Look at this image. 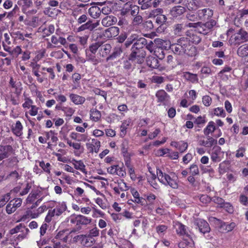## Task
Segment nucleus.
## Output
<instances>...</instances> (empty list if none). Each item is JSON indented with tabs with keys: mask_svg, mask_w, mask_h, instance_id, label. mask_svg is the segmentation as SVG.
<instances>
[{
	"mask_svg": "<svg viewBox=\"0 0 248 248\" xmlns=\"http://www.w3.org/2000/svg\"><path fill=\"white\" fill-rule=\"evenodd\" d=\"M140 7L137 5H131L130 14L133 16H136L139 13Z\"/></svg>",
	"mask_w": 248,
	"mask_h": 248,
	"instance_id": "62",
	"label": "nucleus"
},
{
	"mask_svg": "<svg viewBox=\"0 0 248 248\" xmlns=\"http://www.w3.org/2000/svg\"><path fill=\"white\" fill-rule=\"evenodd\" d=\"M53 248H70L69 246L57 239L52 240Z\"/></svg>",
	"mask_w": 248,
	"mask_h": 248,
	"instance_id": "38",
	"label": "nucleus"
},
{
	"mask_svg": "<svg viewBox=\"0 0 248 248\" xmlns=\"http://www.w3.org/2000/svg\"><path fill=\"white\" fill-rule=\"evenodd\" d=\"M186 11V8L182 6H174L170 10L171 15L174 17H177L181 16Z\"/></svg>",
	"mask_w": 248,
	"mask_h": 248,
	"instance_id": "16",
	"label": "nucleus"
},
{
	"mask_svg": "<svg viewBox=\"0 0 248 248\" xmlns=\"http://www.w3.org/2000/svg\"><path fill=\"white\" fill-rule=\"evenodd\" d=\"M216 24V22L213 19L206 22L205 23H202L201 22V24L198 28V32L203 35L207 34L209 33L213 27Z\"/></svg>",
	"mask_w": 248,
	"mask_h": 248,
	"instance_id": "5",
	"label": "nucleus"
},
{
	"mask_svg": "<svg viewBox=\"0 0 248 248\" xmlns=\"http://www.w3.org/2000/svg\"><path fill=\"white\" fill-rule=\"evenodd\" d=\"M235 226V224L234 222H232L229 224H227L225 222H221L220 227L223 231L230 232L233 229Z\"/></svg>",
	"mask_w": 248,
	"mask_h": 248,
	"instance_id": "35",
	"label": "nucleus"
},
{
	"mask_svg": "<svg viewBox=\"0 0 248 248\" xmlns=\"http://www.w3.org/2000/svg\"><path fill=\"white\" fill-rule=\"evenodd\" d=\"M183 77L186 80L193 83L198 82V78L197 74H192L189 72H186L183 73Z\"/></svg>",
	"mask_w": 248,
	"mask_h": 248,
	"instance_id": "24",
	"label": "nucleus"
},
{
	"mask_svg": "<svg viewBox=\"0 0 248 248\" xmlns=\"http://www.w3.org/2000/svg\"><path fill=\"white\" fill-rule=\"evenodd\" d=\"M145 47L147 49H148L151 53H152L153 51H154V54L160 60H162L164 58V54L163 53V51H162V49L160 48H158V51L157 52H159V50L161 51L162 54L160 55H157V54L156 53L157 52V50H154V47L155 46L154 44L152 41H150L149 42L147 41V44L145 45Z\"/></svg>",
	"mask_w": 248,
	"mask_h": 248,
	"instance_id": "13",
	"label": "nucleus"
},
{
	"mask_svg": "<svg viewBox=\"0 0 248 248\" xmlns=\"http://www.w3.org/2000/svg\"><path fill=\"white\" fill-rule=\"evenodd\" d=\"M200 202L204 205H207L210 202L212 199L207 195L202 194L198 196Z\"/></svg>",
	"mask_w": 248,
	"mask_h": 248,
	"instance_id": "44",
	"label": "nucleus"
},
{
	"mask_svg": "<svg viewBox=\"0 0 248 248\" xmlns=\"http://www.w3.org/2000/svg\"><path fill=\"white\" fill-rule=\"evenodd\" d=\"M20 178V176L18 173L16 171L14 170L12 171L6 177H5V180L8 178H11L15 181H16L18 179Z\"/></svg>",
	"mask_w": 248,
	"mask_h": 248,
	"instance_id": "55",
	"label": "nucleus"
},
{
	"mask_svg": "<svg viewBox=\"0 0 248 248\" xmlns=\"http://www.w3.org/2000/svg\"><path fill=\"white\" fill-rule=\"evenodd\" d=\"M122 52V49L120 47H116L113 52L111 54L109 57H108L107 60L113 59L114 58H116L118 56L120 55V54Z\"/></svg>",
	"mask_w": 248,
	"mask_h": 248,
	"instance_id": "46",
	"label": "nucleus"
},
{
	"mask_svg": "<svg viewBox=\"0 0 248 248\" xmlns=\"http://www.w3.org/2000/svg\"><path fill=\"white\" fill-rule=\"evenodd\" d=\"M62 110L63 111L67 116H72L75 112L74 109L70 107H63L62 108Z\"/></svg>",
	"mask_w": 248,
	"mask_h": 248,
	"instance_id": "64",
	"label": "nucleus"
},
{
	"mask_svg": "<svg viewBox=\"0 0 248 248\" xmlns=\"http://www.w3.org/2000/svg\"><path fill=\"white\" fill-rule=\"evenodd\" d=\"M147 44V40L143 37L137 38L136 41L133 45L132 52L129 56V60L135 63L141 64L144 62L146 52L143 49Z\"/></svg>",
	"mask_w": 248,
	"mask_h": 248,
	"instance_id": "2",
	"label": "nucleus"
},
{
	"mask_svg": "<svg viewBox=\"0 0 248 248\" xmlns=\"http://www.w3.org/2000/svg\"><path fill=\"white\" fill-rule=\"evenodd\" d=\"M18 162V160L16 157L9 158L6 160V165L9 167H14L16 165Z\"/></svg>",
	"mask_w": 248,
	"mask_h": 248,
	"instance_id": "48",
	"label": "nucleus"
},
{
	"mask_svg": "<svg viewBox=\"0 0 248 248\" xmlns=\"http://www.w3.org/2000/svg\"><path fill=\"white\" fill-rule=\"evenodd\" d=\"M26 227L23 224L20 223L17 225H16L14 228L11 229L9 231V233L11 235L15 234L16 233H18L22 232L23 229L25 228Z\"/></svg>",
	"mask_w": 248,
	"mask_h": 248,
	"instance_id": "37",
	"label": "nucleus"
},
{
	"mask_svg": "<svg viewBox=\"0 0 248 248\" xmlns=\"http://www.w3.org/2000/svg\"><path fill=\"white\" fill-rule=\"evenodd\" d=\"M176 3L181 4L189 11L196 10L198 8V5L196 0H173Z\"/></svg>",
	"mask_w": 248,
	"mask_h": 248,
	"instance_id": "9",
	"label": "nucleus"
},
{
	"mask_svg": "<svg viewBox=\"0 0 248 248\" xmlns=\"http://www.w3.org/2000/svg\"><path fill=\"white\" fill-rule=\"evenodd\" d=\"M223 152L221 151V148L218 146H214L211 153V159L214 162H220L221 160V155Z\"/></svg>",
	"mask_w": 248,
	"mask_h": 248,
	"instance_id": "10",
	"label": "nucleus"
},
{
	"mask_svg": "<svg viewBox=\"0 0 248 248\" xmlns=\"http://www.w3.org/2000/svg\"><path fill=\"white\" fill-rule=\"evenodd\" d=\"M190 172L192 175H196L199 174V170L197 165L193 164L189 168Z\"/></svg>",
	"mask_w": 248,
	"mask_h": 248,
	"instance_id": "58",
	"label": "nucleus"
},
{
	"mask_svg": "<svg viewBox=\"0 0 248 248\" xmlns=\"http://www.w3.org/2000/svg\"><path fill=\"white\" fill-rule=\"evenodd\" d=\"M70 137L72 139L78 141H85L87 140L88 138L86 134H81L74 132H72L70 133Z\"/></svg>",
	"mask_w": 248,
	"mask_h": 248,
	"instance_id": "25",
	"label": "nucleus"
},
{
	"mask_svg": "<svg viewBox=\"0 0 248 248\" xmlns=\"http://www.w3.org/2000/svg\"><path fill=\"white\" fill-rule=\"evenodd\" d=\"M197 14L199 20L204 21L209 19L213 16V11L209 8H205L199 10Z\"/></svg>",
	"mask_w": 248,
	"mask_h": 248,
	"instance_id": "11",
	"label": "nucleus"
},
{
	"mask_svg": "<svg viewBox=\"0 0 248 248\" xmlns=\"http://www.w3.org/2000/svg\"><path fill=\"white\" fill-rule=\"evenodd\" d=\"M138 35L136 34H132L129 37L126 42L124 43V46L125 47H129L131 44L134 43L136 41L137 38L138 37Z\"/></svg>",
	"mask_w": 248,
	"mask_h": 248,
	"instance_id": "39",
	"label": "nucleus"
},
{
	"mask_svg": "<svg viewBox=\"0 0 248 248\" xmlns=\"http://www.w3.org/2000/svg\"><path fill=\"white\" fill-rule=\"evenodd\" d=\"M111 49V46L110 44H103V42L101 41V45L100 46L98 55L101 57L105 58L109 54Z\"/></svg>",
	"mask_w": 248,
	"mask_h": 248,
	"instance_id": "14",
	"label": "nucleus"
},
{
	"mask_svg": "<svg viewBox=\"0 0 248 248\" xmlns=\"http://www.w3.org/2000/svg\"><path fill=\"white\" fill-rule=\"evenodd\" d=\"M86 30H88L90 31H92L91 27V19L88 20V21L86 23H85L84 24H82L78 29V31H83Z\"/></svg>",
	"mask_w": 248,
	"mask_h": 248,
	"instance_id": "53",
	"label": "nucleus"
},
{
	"mask_svg": "<svg viewBox=\"0 0 248 248\" xmlns=\"http://www.w3.org/2000/svg\"><path fill=\"white\" fill-rule=\"evenodd\" d=\"M14 152L13 148L10 145H0V161L9 158Z\"/></svg>",
	"mask_w": 248,
	"mask_h": 248,
	"instance_id": "6",
	"label": "nucleus"
},
{
	"mask_svg": "<svg viewBox=\"0 0 248 248\" xmlns=\"http://www.w3.org/2000/svg\"><path fill=\"white\" fill-rule=\"evenodd\" d=\"M173 227L177 233L180 236H186L190 240H192L190 234L187 231V227L179 222H173Z\"/></svg>",
	"mask_w": 248,
	"mask_h": 248,
	"instance_id": "7",
	"label": "nucleus"
},
{
	"mask_svg": "<svg viewBox=\"0 0 248 248\" xmlns=\"http://www.w3.org/2000/svg\"><path fill=\"white\" fill-rule=\"evenodd\" d=\"M131 5L132 4L130 3H128V2L125 4L124 7L121 11V15L124 16L127 15L128 14H130Z\"/></svg>",
	"mask_w": 248,
	"mask_h": 248,
	"instance_id": "45",
	"label": "nucleus"
},
{
	"mask_svg": "<svg viewBox=\"0 0 248 248\" xmlns=\"http://www.w3.org/2000/svg\"><path fill=\"white\" fill-rule=\"evenodd\" d=\"M167 19V17L165 15L161 14L155 18V23L158 25H163L166 22Z\"/></svg>",
	"mask_w": 248,
	"mask_h": 248,
	"instance_id": "52",
	"label": "nucleus"
},
{
	"mask_svg": "<svg viewBox=\"0 0 248 248\" xmlns=\"http://www.w3.org/2000/svg\"><path fill=\"white\" fill-rule=\"evenodd\" d=\"M216 130L215 123L213 121L208 123V125L203 130V133L205 136H209V134L213 133Z\"/></svg>",
	"mask_w": 248,
	"mask_h": 248,
	"instance_id": "32",
	"label": "nucleus"
},
{
	"mask_svg": "<svg viewBox=\"0 0 248 248\" xmlns=\"http://www.w3.org/2000/svg\"><path fill=\"white\" fill-rule=\"evenodd\" d=\"M170 48L174 54L179 55L186 54L188 56L192 57L197 54L196 47L190 45L187 38H180L177 40L176 43L171 44Z\"/></svg>",
	"mask_w": 248,
	"mask_h": 248,
	"instance_id": "1",
	"label": "nucleus"
},
{
	"mask_svg": "<svg viewBox=\"0 0 248 248\" xmlns=\"http://www.w3.org/2000/svg\"><path fill=\"white\" fill-rule=\"evenodd\" d=\"M31 183H27L25 185H23V189L20 192L19 195L22 196L27 194L31 189Z\"/></svg>",
	"mask_w": 248,
	"mask_h": 248,
	"instance_id": "40",
	"label": "nucleus"
},
{
	"mask_svg": "<svg viewBox=\"0 0 248 248\" xmlns=\"http://www.w3.org/2000/svg\"><path fill=\"white\" fill-rule=\"evenodd\" d=\"M131 193L134 197L135 202L142 205L144 204L145 200L140 196V194L135 188H131Z\"/></svg>",
	"mask_w": 248,
	"mask_h": 248,
	"instance_id": "26",
	"label": "nucleus"
},
{
	"mask_svg": "<svg viewBox=\"0 0 248 248\" xmlns=\"http://www.w3.org/2000/svg\"><path fill=\"white\" fill-rule=\"evenodd\" d=\"M99 234V230L97 228V227H95L92 229H91L88 234H87L89 240L90 238H92L93 237L98 236Z\"/></svg>",
	"mask_w": 248,
	"mask_h": 248,
	"instance_id": "47",
	"label": "nucleus"
},
{
	"mask_svg": "<svg viewBox=\"0 0 248 248\" xmlns=\"http://www.w3.org/2000/svg\"><path fill=\"white\" fill-rule=\"evenodd\" d=\"M89 239L87 235L84 234H80L75 236L73 238V242H78V241L80 242L81 244L84 246H87L88 243L89 242Z\"/></svg>",
	"mask_w": 248,
	"mask_h": 248,
	"instance_id": "22",
	"label": "nucleus"
},
{
	"mask_svg": "<svg viewBox=\"0 0 248 248\" xmlns=\"http://www.w3.org/2000/svg\"><path fill=\"white\" fill-rule=\"evenodd\" d=\"M55 28L53 25H50L48 28L43 30V33L44 36H47L53 33L54 31Z\"/></svg>",
	"mask_w": 248,
	"mask_h": 248,
	"instance_id": "51",
	"label": "nucleus"
},
{
	"mask_svg": "<svg viewBox=\"0 0 248 248\" xmlns=\"http://www.w3.org/2000/svg\"><path fill=\"white\" fill-rule=\"evenodd\" d=\"M39 197V192L37 190L32 191L26 199V203L27 204L32 203Z\"/></svg>",
	"mask_w": 248,
	"mask_h": 248,
	"instance_id": "28",
	"label": "nucleus"
},
{
	"mask_svg": "<svg viewBox=\"0 0 248 248\" xmlns=\"http://www.w3.org/2000/svg\"><path fill=\"white\" fill-rule=\"evenodd\" d=\"M155 95L157 98L158 102L164 103V104L168 102L170 99V96L163 90L158 91Z\"/></svg>",
	"mask_w": 248,
	"mask_h": 248,
	"instance_id": "17",
	"label": "nucleus"
},
{
	"mask_svg": "<svg viewBox=\"0 0 248 248\" xmlns=\"http://www.w3.org/2000/svg\"><path fill=\"white\" fill-rule=\"evenodd\" d=\"M101 45V41H98L91 44L89 48L87 49L91 53L95 54L97 51H99L100 46Z\"/></svg>",
	"mask_w": 248,
	"mask_h": 248,
	"instance_id": "31",
	"label": "nucleus"
},
{
	"mask_svg": "<svg viewBox=\"0 0 248 248\" xmlns=\"http://www.w3.org/2000/svg\"><path fill=\"white\" fill-rule=\"evenodd\" d=\"M23 126L19 121L16 122L15 125H13L12 131L16 136L20 137L22 134Z\"/></svg>",
	"mask_w": 248,
	"mask_h": 248,
	"instance_id": "23",
	"label": "nucleus"
},
{
	"mask_svg": "<svg viewBox=\"0 0 248 248\" xmlns=\"http://www.w3.org/2000/svg\"><path fill=\"white\" fill-rule=\"evenodd\" d=\"M10 199V193L4 195L0 200V208L3 207Z\"/></svg>",
	"mask_w": 248,
	"mask_h": 248,
	"instance_id": "54",
	"label": "nucleus"
},
{
	"mask_svg": "<svg viewBox=\"0 0 248 248\" xmlns=\"http://www.w3.org/2000/svg\"><path fill=\"white\" fill-rule=\"evenodd\" d=\"M202 101L205 106L208 107L211 104L212 98L209 95H205L202 97Z\"/></svg>",
	"mask_w": 248,
	"mask_h": 248,
	"instance_id": "63",
	"label": "nucleus"
},
{
	"mask_svg": "<svg viewBox=\"0 0 248 248\" xmlns=\"http://www.w3.org/2000/svg\"><path fill=\"white\" fill-rule=\"evenodd\" d=\"M163 13V10L161 8H157L151 11L149 15V18H153L155 19L157 16Z\"/></svg>",
	"mask_w": 248,
	"mask_h": 248,
	"instance_id": "43",
	"label": "nucleus"
},
{
	"mask_svg": "<svg viewBox=\"0 0 248 248\" xmlns=\"http://www.w3.org/2000/svg\"><path fill=\"white\" fill-rule=\"evenodd\" d=\"M147 65L152 69H156L159 66L158 59L153 56H149L146 60Z\"/></svg>",
	"mask_w": 248,
	"mask_h": 248,
	"instance_id": "19",
	"label": "nucleus"
},
{
	"mask_svg": "<svg viewBox=\"0 0 248 248\" xmlns=\"http://www.w3.org/2000/svg\"><path fill=\"white\" fill-rule=\"evenodd\" d=\"M206 140H200L199 141V144L206 147H211L217 143V140L210 136H206Z\"/></svg>",
	"mask_w": 248,
	"mask_h": 248,
	"instance_id": "12",
	"label": "nucleus"
},
{
	"mask_svg": "<svg viewBox=\"0 0 248 248\" xmlns=\"http://www.w3.org/2000/svg\"><path fill=\"white\" fill-rule=\"evenodd\" d=\"M46 209V205H42L39 207L36 211L32 212L31 213V216L32 218L37 217L39 215L43 213Z\"/></svg>",
	"mask_w": 248,
	"mask_h": 248,
	"instance_id": "42",
	"label": "nucleus"
},
{
	"mask_svg": "<svg viewBox=\"0 0 248 248\" xmlns=\"http://www.w3.org/2000/svg\"><path fill=\"white\" fill-rule=\"evenodd\" d=\"M71 162L74 165V168L76 170H79L83 173H86V170L85 169V166L81 160L78 161L73 159Z\"/></svg>",
	"mask_w": 248,
	"mask_h": 248,
	"instance_id": "29",
	"label": "nucleus"
},
{
	"mask_svg": "<svg viewBox=\"0 0 248 248\" xmlns=\"http://www.w3.org/2000/svg\"><path fill=\"white\" fill-rule=\"evenodd\" d=\"M188 40H189V42L191 41L195 44H198L201 41V38L197 34H192Z\"/></svg>",
	"mask_w": 248,
	"mask_h": 248,
	"instance_id": "57",
	"label": "nucleus"
},
{
	"mask_svg": "<svg viewBox=\"0 0 248 248\" xmlns=\"http://www.w3.org/2000/svg\"><path fill=\"white\" fill-rule=\"evenodd\" d=\"M188 144L186 142L184 141H179L178 146L177 149L180 153H184L187 148Z\"/></svg>",
	"mask_w": 248,
	"mask_h": 248,
	"instance_id": "56",
	"label": "nucleus"
},
{
	"mask_svg": "<svg viewBox=\"0 0 248 248\" xmlns=\"http://www.w3.org/2000/svg\"><path fill=\"white\" fill-rule=\"evenodd\" d=\"M248 39V33L246 31L240 29L237 33L231 36L229 42L231 45H239L247 41Z\"/></svg>",
	"mask_w": 248,
	"mask_h": 248,
	"instance_id": "4",
	"label": "nucleus"
},
{
	"mask_svg": "<svg viewBox=\"0 0 248 248\" xmlns=\"http://www.w3.org/2000/svg\"><path fill=\"white\" fill-rule=\"evenodd\" d=\"M69 97L71 101L76 105L82 104L85 101V97L77 94L71 93Z\"/></svg>",
	"mask_w": 248,
	"mask_h": 248,
	"instance_id": "20",
	"label": "nucleus"
},
{
	"mask_svg": "<svg viewBox=\"0 0 248 248\" xmlns=\"http://www.w3.org/2000/svg\"><path fill=\"white\" fill-rule=\"evenodd\" d=\"M95 54L91 53L89 51L86 49V59L88 61H90L93 64H97L99 62L98 60L95 56Z\"/></svg>",
	"mask_w": 248,
	"mask_h": 248,
	"instance_id": "36",
	"label": "nucleus"
},
{
	"mask_svg": "<svg viewBox=\"0 0 248 248\" xmlns=\"http://www.w3.org/2000/svg\"><path fill=\"white\" fill-rule=\"evenodd\" d=\"M39 166L42 169L48 174L50 173V164L49 163L45 164L44 161H42L39 163Z\"/></svg>",
	"mask_w": 248,
	"mask_h": 248,
	"instance_id": "49",
	"label": "nucleus"
},
{
	"mask_svg": "<svg viewBox=\"0 0 248 248\" xmlns=\"http://www.w3.org/2000/svg\"><path fill=\"white\" fill-rule=\"evenodd\" d=\"M22 202V199L20 198H16L10 201V202H12V204L16 210L18 207L21 206Z\"/></svg>",
	"mask_w": 248,
	"mask_h": 248,
	"instance_id": "60",
	"label": "nucleus"
},
{
	"mask_svg": "<svg viewBox=\"0 0 248 248\" xmlns=\"http://www.w3.org/2000/svg\"><path fill=\"white\" fill-rule=\"evenodd\" d=\"M78 230L81 229V225H87L91 223L92 219L82 215H78Z\"/></svg>",
	"mask_w": 248,
	"mask_h": 248,
	"instance_id": "21",
	"label": "nucleus"
},
{
	"mask_svg": "<svg viewBox=\"0 0 248 248\" xmlns=\"http://www.w3.org/2000/svg\"><path fill=\"white\" fill-rule=\"evenodd\" d=\"M156 173L159 181L165 186H169L173 189L178 187V178L174 173L170 174L163 172L161 170L157 169Z\"/></svg>",
	"mask_w": 248,
	"mask_h": 248,
	"instance_id": "3",
	"label": "nucleus"
},
{
	"mask_svg": "<svg viewBox=\"0 0 248 248\" xmlns=\"http://www.w3.org/2000/svg\"><path fill=\"white\" fill-rule=\"evenodd\" d=\"M88 13L92 17L97 18L101 14V9L98 6H92L89 8Z\"/></svg>",
	"mask_w": 248,
	"mask_h": 248,
	"instance_id": "27",
	"label": "nucleus"
},
{
	"mask_svg": "<svg viewBox=\"0 0 248 248\" xmlns=\"http://www.w3.org/2000/svg\"><path fill=\"white\" fill-rule=\"evenodd\" d=\"M184 29V25L182 24H177L173 26V31L175 35H180Z\"/></svg>",
	"mask_w": 248,
	"mask_h": 248,
	"instance_id": "50",
	"label": "nucleus"
},
{
	"mask_svg": "<svg viewBox=\"0 0 248 248\" xmlns=\"http://www.w3.org/2000/svg\"><path fill=\"white\" fill-rule=\"evenodd\" d=\"M117 18L113 16H108L102 20V24L105 27H109L114 25L117 22Z\"/></svg>",
	"mask_w": 248,
	"mask_h": 248,
	"instance_id": "18",
	"label": "nucleus"
},
{
	"mask_svg": "<svg viewBox=\"0 0 248 248\" xmlns=\"http://www.w3.org/2000/svg\"><path fill=\"white\" fill-rule=\"evenodd\" d=\"M237 54L241 57L248 56V44H245L240 46L237 51Z\"/></svg>",
	"mask_w": 248,
	"mask_h": 248,
	"instance_id": "30",
	"label": "nucleus"
},
{
	"mask_svg": "<svg viewBox=\"0 0 248 248\" xmlns=\"http://www.w3.org/2000/svg\"><path fill=\"white\" fill-rule=\"evenodd\" d=\"M194 224L198 227L199 231L203 234L209 232L210 231L209 224L202 219H196L194 221Z\"/></svg>",
	"mask_w": 248,
	"mask_h": 248,
	"instance_id": "8",
	"label": "nucleus"
},
{
	"mask_svg": "<svg viewBox=\"0 0 248 248\" xmlns=\"http://www.w3.org/2000/svg\"><path fill=\"white\" fill-rule=\"evenodd\" d=\"M131 123L130 119L124 121L121 126L120 136L124 137L126 134V130Z\"/></svg>",
	"mask_w": 248,
	"mask_h": 248,
	"instance_id": "34",
	"label": "nucleus"
},
{
	"mask_svg": "<svg viewBox=\"0 0 248 248\" xmlns=\"http://www.w3.org/2000/svg\"><path fill=\"white\" fill-rule=\"evenodd\" d=\"M29 229L26 227L25 228L23 229L22 232H19V234L18 235H17V236L16 237V240L17 241H21L23 240L27 237V235L29 233Z\"/></svg>",
	"mask_w": 248,
	"mask_h": 248,
	"instance_id": "41",
	"label": "nucleus"
},
{
	"mask_svg": "<svg viewBox=\"0 0 248 248\" xmlns=\"http://www.w3.org/2000/svg\"><path fill=\"white\" fill-rule=\"evenodd\" d=\"M51 42L55 45L60 44L62 45H65L67 42L65 38L62 37H57L55 35H52L51 39Z\"/></svg>",
	"mask_w": 248,
	"mask_h": 248,
	"instance_id": "33",
	"label": "nucleus"
},
{
	"mask_svg": "<svg viewBox=\"0 0 248 248\" xmlns=\"http://www.w3.org/2000/svg\"><path fill=\"white\" fill-rule=\"evenodd\" d=\"M119 33V28L117 27H111L105 30L104 36L108 38L117 36Z\"/></svg>",
	"mask_w": 248,
	"mask_h": 248,
	"instance_id": "15",
	"label": "nucleus"
},
{
	"mask_svg": "<svg viewBox=\"0 0 248 248\" xmlns=\"http://www.w3.org/2000/svg\"><path fill=\"white\" fill-rule=\"evenodd\" d=\"M214 114L222 117H225V112L222 108H217L214 109Z\"/></svg>",
	"mask_w": 248,
	"mask_h": 248,
	"instance_id": "59",
	"label": "nucleus"
},
{
	"mask_svg": "<svg viewBox=\"0 0 248 248\" xmlns=\"http://www.w3.org/2000/svg\"><path fill=\"white\" fill-rule=\"evenodd\" d=\"M22 52V49L19 46H16L15 48H14L13 50H11V52H10V54L13 56V57H17L19 54H21Z\"/></svg>",
	"mask_w": 248,
	"mask_h": 248,
	"instance_id": "61",
	"label": "nucleus"
}]
</instances>
